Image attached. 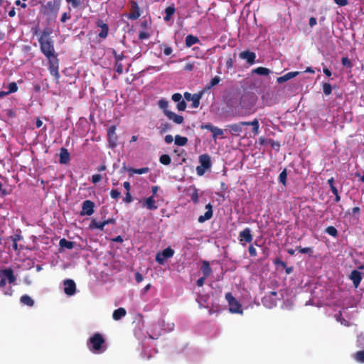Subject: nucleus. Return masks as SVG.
<instances>
[{"label": "nucleus", "instance_id": "f257e3e1", "mask_svg": "<svg viewBox=\"0 0 364 364\" xmlns=\"http://www.w3.org/2000/svg\"><path fill=\"white\" fill-rule=\"evenodd\" d=\"M257 97L254 95H245L242 96L238 105L235 109L234 116L245 117L252 114L256 112Z\"/></svg>", "mask_w": 364, "mask_h": 364}, {"label": "nucleus", "instance_id": "f03ea898", "mask_svg": "<svg viewBox=\"0 0 364 364\" xmlns=\"http://www.w3.org/2000/svg\"><path fill=\"white\" fill-rule=\"evenodd\" d=\"M51 33L50 30L44 29L38 38L41 51L48 59L57 56L55 52L54 42L50 37Z\"/></svg>", "mask_w": 364, "mask_h": 364}, {"label": "nucleus", "instance_id": "7ed1b4c3", "mask_svg": "<svg viewBox=\"0 0 364 364\" xmlns=\"http://www.w3.org/2000/svg\"><path fill=\"white\" fill-rule=\"evenodd\" d=\"M105 340L100 333L92 336L87 343V347L94 353H101L105 350Z\"/></svg>", "mask_w": 364, "mask_h": 364}, {"label": "nucleus", "instance_id": "20e7f679", "mask_svg": "<svg viewBox=\"0 0 364 364\" xmlns=\"http://www.w3.org/2000/svg\"><path fill=\"white\" fill-rule=\"evenodd\" d=\"M60 7V0L49 1L45 5V14L52 20L56 18Z\"/></svg>", "mask_w": 364, "mask_h": 364}, {"label": "nucleus", "instance_id": "39448f33", "mask_svg": "<svg viewBox=\"0 0 364 364\" xmlns=\"http://www.w3.org/2000/svg\"><path fill=\"white\" fill-rule=\"evenodd\" d=\"M282 293L271 291L269 294H267L263 297L262 304L265 307L272 309L276 306L277 300L282 297Z\"/></svg>", "mask_w": 364, "mask_h": 364}, {"label": "nucleus", "instance_id": "423d86ee", "mask_svg": "<svg viewBox=\"0 0 364 364\" xmlns=\"http://www.w3.org/2000/svg\"><path fill=\"white\" fill-rule=\"evenodd\" d=\"M199 162L200 165L196 167V173L202 176L205 171L211 167L210 157L208 154H202L199 156Z\"/></svg>", "mask_w": 364, "mask_h": 364}, {"label": "nucleus", "instance_id": "0eeeda50", "mask_svg": "<svg viewBox=\"0 0 364 364\" xmlns=\"http://www.w3.org/2000/svg\"><path fill=\"white\" fill-rule=\"evenodd\" d=\"M225 299L229 305V310L233 314H242L240 304L234 298L231 293L225 294Z\"/></svg>", "mask_w": 364, "mask_h": 364}, {"label": "nucleus", "instance_id": "6e6552de", "mask_svg": "<svg viewBox=\"0 0 364 364\" xmlns=\"http://www.w3.org/2000/svg\"><path fill=\"white\" fill-rule=\"evenodd\" d=\"M173 255L174 250L171 247H167L162 252L156 254V261L160 264H164L165 261L167 259L172 257Z\"/></svg>", "mask_w": 364, "mask_h": 364}, {"label": "nucleus", "instance_id": "1a4fd4ad", "mask_svg": "<svg viewBox=\"0 0 364 364\" xmlns=\"http://www.w3.org/2000/svg\"><path fill=\"white\" fill-rule=\"evenodd\" d=\"M7 280L8 282L11 284L16 282V277L14 274V271L11 268H1L0 269V277H2Z\"/></svg>", "mask_w": 364, "mask_h": 364}, {"label": "nucleus", "instance_id": "9d476101", "mask_svg": "<svg viewBox=\"0 0 364 364\" xmlns=\"http://www.w3.org/2000/svg\"><path fill=\"white\" fill-rule=\"evenodd\" d=\"M49 63V70L52 75L55 76L56 80H58L60 77V74L58 73V59L57 56L50 58L48 59Z\"/></svg>", "mask_w": 364, "mask_h": 364}, {"label": "nucleus", "instance_id": "9b49d317", "mask_svg": "<svg viewBox=\"0 0 364 364\" xmlns=\"http://www.w3.org/2000/svg\"><path fill=\"white\" fill-rule=\"evenodd\" d=\"M95 203L92 200H86L82 204L81 215L90 216L94 213Z\"/></svg>", "mask_w": 364, "mask_h": 364}, {"label": "nucleus", "instance_id": "f8f14e48", "mask_svg": "<svg viewBox=\"0 0 364 364\" xmlns=\"http://www.w3.org/2000/svg\"><path fill=\"white\" fill-rule=\"evenodd\" d=\"M184 97L187 101L192 102V107L197 108L200 105L201 94H191L189 92L184 93Z\"/></svg>", "mask_w": 364, "mask_h": 364}, {"label": "nucleus", "instance_id": "ddd939ff", "mask_svg": "<svg viewBox=\"0 0 364 364\" xmlns=\"http://www.w3.org/2000/svg\"><path fill=\"white\" fill-rule=\"evenodd\" d=\"M76 285L73 280L66 279L64 282V291L67 295L72 296L75 293Z\"/></svg>", "mask_w": 364, "mask_h": 364}, {"label": "nucleus", "instance_id": "4468645a", "mask_svg": "<svg viewBox=\"0 0 364 364\" xmlns=\"http://www.w3.org/2000/svg\"><path fill=\"white\" fill-rule=\"evenodd\" d=\"M252 239L251 230L249 228H245L239 233V240L242 243L244 242L250 243L252 241Z\"/></svg>", "mask_w": 364, "mask_h": 364}, {"label": "nucleus", "instance_id": "2eb2a0df", "mask_svg": "<svg viewBox=\"0 0 364 364\" xmlns=\"http://www.w3.org/2000/svg\"><path fill=\"white\" fill-rule=\"evenodd\" d=\"M96 25L97 27L101 28V31L98 34L99 37L102 39L106 38L107 37L109 32L108 25L101 19L97 20V21L96 22Z\"/></svg>", "mask_w": 364, "mask_h": 364}, {"label": "nucleus", "instance_id": "dca6fc26", "mask_svg": "<svg viewBox=\"0 0 364 364\" xmlns=\"http://www.w3.org/2000/svg\"><path fill=\"white\" fill-rule=\"evenodd\" d=\"M241 126H252V132L254 135H257L259 132V124L257 119H255L252 122H240Z\"/></svg>", "mask_w": 364, "mask_h": 364}, {"label": "nucleus", "instance_id": "f3484780", "mask_svg": "<svg viewBox=\"0 0 364 364\" xmlns=\"http://www.w3.org/2000/svg\"><path fill=\"white\" fill-rule=\"evenodd\" d=\"M117 137L115 133V127H112L108 129V141L111 148H114L117 146Z\"/></svg>", "mask_w": 364, "mask_h": 364}, {"label": "nucleus", "instance_id": "a211bd4d", "mask_svg": "<svg viewBox=\"0 0 364 364\" xmlns=\"http://www.w3.org/2000/svg\"><path fill=\"white\" fill-rule=\"evenodd\" d=\"M205 209L207 210L206 212L203 215H200L198 218V222L200 223H203L205 222L206 220H210L213 216V207L210 203H208L205 205Z\"/></svg>", "mask_w": 364, "mask_h": 364}, {"label": "nucleus", "instance_id": "6ab92c4d", "mask_svg": "<svg viewBox=\"0 0 364 364\" xmlns=\"http://www.w3.org/2000/svg\"><path fill=\"white\" fill-rule=\"evenodd\" d=\"M240 58L241 59L246 60L250 64H253L255 63L256 55L253 52L245 50L240 53Z\"/></svg>", "mask_w": 364, "mask_h": 364}, {"label": "nucleus", "instance_id": "aec40b11", "mask_svg": "<svg viewBox=\"0 0 364 364\" xmlns=\"http://www.w3.org/2000/svg\"><path fill=\"white\" fill-rule=\"evenodd\" d=\"M143 206L150 210H156L158 208L154 196L146 198L143 202Z\"/></svg>", "mask_w": 364, "mask_h": 364}, {"label": "nucleus", "instance_id": "412c9836", "mask_svg": "<svg viewBox=\"0 0 364 364\" xmlns=\"http://www.w3.org/2000/svg\"><path fill=\"white\" fill-rule=\"evenodd\" d=\"M350 279L352 280L354 287L357 288L362 279L361 273L356 269L353 270L350 274Z\"/></svg>", "mask_w": 364, "mask_h": 364}, {"label": "nucleus", "instance_id": "4be33fe9", "mask_svg": "<svg viewBox=\"0 0 364 364\" xmlns=\"http://www.w3.org/2000/svg\"><path fill=\"white\" fill-rule=\"evenodd\" d=\"M166 116L168 119L172 120L174 123L177 124H181L183 122V117L181 115L176 114L173 112H166Z\"/></svg>", "mask_w": 364, "mask_h": 364}, {"label": "nucleus", "instance_id": "5701e85b", "mask_svg": "<svg viewBox=\"0 0 364 364\" xmlns=\"http://www.w3.org/2000/svg\"><path fill=\"white\" fill-rule=\"evenodd\" d=\"M60 163L66 164L70 160V154L65 148H61L60 152Z\"/></svg>", "mask_w": 364, "mask_h": 364}, {"label": "nucleus", "instance_id": "b1692460", "mask_svg": "<svg viewBox=\"0 0 364 364\" xmlns=\"http://www.w3.org/2000/svg\"><path fill=\"white\" fill-rule=\"evenodd\" d=\"M299 74V72H289L283 76L279 77L277 79V82L278 83H283L296 76H297Z\"/></svg>", "mask_w": 364, "mask_h": 364}, {"label": "nucleus", "instance_id": "393cba45", "mask_svg": "<svg viewBox=\"0 0 364 364\" xmlns=\"http://www.w3.org/2000/svg\"><path fill=\"white\" fill-rule=\"evenodd\" d=\"M133 11L129 14V19L136 20L140 16L139 8L136 3L134 2L132 5Z\"/></svg>", "mask_w": 364, "mask_h": 364}, {"label": "nucleus", "instance_id": "a878e982", "mask_svg": "<svg viewBox=\"0 0 364 364\" xmlns=\"http://www.w3.org/2000/svg\"><path fill=\"white\" fill-rule=\"evenodd\" d=\"M1 279H0V288L3 289V291H4V294L5 295H9V296H11L13 293V289L11 288V287H6V279H4L2 277H0Z\"/></svg>", "mask_w": 364, "mask_h": 364}, {"label": "nucleus", "instance_id": "bb28decb", "mask_svg": "<svg viewBox=\"0 0 364 364\" xmlns=\"http://www.w3.org/2000/svg\"><path fill=\"white\" fill-rule=\"evenodd\" d=\"M126 310L124 308H119L114 311L112 318L115 321L119 320L126 315Z\"/></svg>", "mask_w": 364, "mask_h": 364}, {"label": "nucleus", "instance_id": "cd10ccee", "mask_svg": "<svg viewBox=\"0 0 364 364\" xmlns=\"http://www.w3.org/2000/svg\"><path fill=\"white\" fill-rule=\"evenodd\" d=\"M271 73V70L264 67H258L252 70V74H257L259 75L267 76Z\"/></svg>", "mask_w": 364, "mask_h": 364}, {"label": "nucleus", "instance_id": "c85d7f7f", "mask_svg": "<svg viewBox=\"0 0 364 364\" xmlns=\"http://www.w3.org/2000/svg\"><path fill=\"white\" fill-rule=\"evenodd\" d=\"M201 271L203 272V277H207L212 273V269L210 267L209 262L207 261H203L201 266Z\"/></svg>", "mask_w": 364, "mask_h": 364}, {"label": "nucleus", "instance_id": "c756f323", "mask_svg": "<svg viewBox=\"0 0 364 364\" xmlns=\"http://www.w3.org/2000/svg\"><path fill=\"white\" fill-rule=\"evenodd\" d=\"M127 170L129 172L130 176H132L134 173H136V174L146 173L149 172V168L148 167H144V168H129Z\"/></svg>", "mask_w": 364, "mask_h": 364}, {"label": "nucleus", "instance_id": "7c9ffc66", "mask_svg": "<svg viewBox=\"0 0 364 364\" xmlns=\"http://www.w3.org/2000/svg\"><path fill=\"white\" fill-rule=\"evenodd\" d=\"M232 134H240L242 132V127L239 123L232 124L228 126Z\"/></svg>", "mask_w": 364, "mask_h": 364}, {"label": "nucleus", "instance_id": "2f4dec72", "mask_svg": "<svg viewBox=\"0 0 364 364\" xmlns=\"http://www.w3.org/2000/svg\"><path fill=\"white\" fill-rule=\"evenodd\" d=\"M199 39L198 37L192 35H188L186 38V46L187 47H191L193 45L197 43Z\"/></svg>", "mask_w": 364, "mask_h": 364}, {"label": "nucleus", "instance_id": "473e14b6", "mask_svg": "<svg viewBox=\"0 0 364 364\" xmlns=\"http://www.w3.org/2000/svg\"><path fill=\"white\" fill-rule=\"evenodd\" d=\"M20 301L23 304L28 306H33L34 304V301L33 299L27 294L23 295L21 297Z\"/></svg>", "mask_w": 364, "mask_h": 364}, {"label": "nucleus", "instance_id": "72a5a7b5", "mask_svg": "<svg viewBox=\"0 0 364 364\" xmlns=\"http://www.w3.org/2000/svg\"><path fill=\"white\" fill-rule=\"evenodd\" d=\"M59 245L61 247H65L66 249L70 250L74 247V242L71 241H68L65 238H63L60 240Z\"/></svg>", "mask_w": 364, "mask_h": 364}, {"label": "nucleus", "instance_id": "f704fd0d", "mask_svg": "<svg viewBox=\"0 0 364 364\" xmlns=\"http://www.w3.org/2000/svg\"><path fill=\"white\" fill-rule=\"evenodd\" d=\"M188 142V139L185 136H181L180 135H176L175 136V144L183 146H185Z\"/></svg>", "mask_w": 364, "mask_h": 364}, {"label": "nucleus", "instance_id": "c9c22d12", "mask_svg": "<svg viewBox=\"0 0 364 364\" xmlns=\"http://www.w3.org/2000/svg\"><path fill=\"white\" fill-rule=\"evenodd\" d=\"M158 105L160 109H161L164 112V114L166 115V112H170L168 109V102L165 100V99H161L159 102H158Z\"/></svg>", "mask_w": 364, "mask_h": 364}, {"label": "nucleus", "instance_id": "e433bc0d", "mask_svg": "<svg viewBox=\"0 0 364 364\" xmlns=\"http://www.w3.org/2000/svg\"><path fill=\"white\" fill-rule=\"evenodd\" d=\"M105 226V223H103V222H98L95 220H92L90 223V228H96L102 230Z\"/></svg>", "mask_w": 364, "mask_h": 364}, {"label": "nucleus", "instance_id": "4c0bfd02", "mask_svg": "<svg viewBox=\"0 0 364 364\" xmlns=\"http://www.w3.org/2000/svg\"><path fill=\"white\" fill-rule=\"evenodd\" d=\"M165 13L164 20L168 21L171 16L175 13V8L173 6H168L165 9Z\"/></svg>", "mask_w": 364, "mask_h": 364}, {"label": "nucleus", "instance_id": "58836bf2", "mask_svg": "<svg viewBox=\"0 0 364 364\" xmlns=\"http://www.w3.org/2000/svg\"><path fill=\"white\" fill-rule=\"evenodd\" d=\"M221 80V78L219 76H215L213 78L211 79L209 84H208L205 87L206 89L210 90L213 87L217 85Z\"/></svg>", "mask_w": 364, "mask_h": 364}, {"label": "nucleus", "instance_id": "ea45409f", "mask_svg": "<svg viewBox=\"0 0 364 364\" xmlns=\"http://www.w3.org/2000/svg\"><path fill=\"white\" fill-rule=\"evenodd\" d=\"M353 358L358 363H364V350L356 352L353 355Z\"/></svg>", "mask_w": 364, "mask_h": 364}, {"label": "nucleus", "instance_id": "a19ab883", "mask_svg": "<svg viewBox=\"0 0 364 364\" xmlns=\"http://www.w3.org/2000/svg\"><path fill=\"white\" fill-rule=\"evenodd\" d=\"M159 161L164 165H168L170 164L171 159L169 155L168 154H163L160 156Z\"/></svg>", "mask_w": 364, "mask_h": 364}, {"label": "nucleus", "instance_id": "79ce46f5", "mask_svg": "<svg viewBox=\"0 0 364 364\" xmlns=\"http://www.w3.org/2000/svg\"><path fill=\"white\" fill-rule=\"evenodd\" d=\"M211 132L213 133V137L214 139H216L218 136H220L224 134V131L217 127H215Z\"/></svg>", "mask_w": 364, "mask_h": 364}, {"label": "nucleus", "instance_id": "37998d69", "mask_svg": "<svg viewBox=\"0 0 364 364\" xmlns=\"http://www.w3.org/2000/svg\"><path fill=\"white\" fill-rule=\"evenodd\" d=\"M323 92L326 95H329L332 92V87L328 82H325L323 85Z\"/></svg>", "mask_w": 364, "mask_h": 364}, {"label": "nucleus", "instance_id": "c03bdc74", "mask_svg": "<svg viewBox=\"0 0 364 364\" xmlns=\"http://www.w3.org/2000/svg\"><path fill=\"white\" fill-rule=\"evenodd\" d=\"M18 90V86L16 82H12L8 85V92L9 94L16 92Z\"/></svg>", "mask_w": 364, "mask_h": 364}, {"label": "nucleus", "instance_id": "a18cd8bd", "mask_svg": "<svg viewBox=\"0 0 364 364\" xmlns=\"http://www.w3.org/2000/svg\"><path fill=\"white\" fill-rule=\"evenodd\" d=\"M287 176V173L286 169L282 171L279 176V182H281L284 186L286 185Z\"/></svg>", "mask_w": 364, "mask_h": 364}, {"label": "nucleus", "instance_id": "49530a36", "mask_svg": "<svg viewBox=\"0 0 364 364\" xmlns=\"http://www.w3.org/2000/svg\"><path fill=\"white\" fill-rule=\"evenodd\" d=\"M326 232L328 235L333 236V237H336L338 234L337 230L333 226L328 227L326 230Z\"/></svg>", "mask_w": 364, "mask_h": 364}, {"label": "nucleus", "instance_id": "de8ad7c7", "mask_svg": "<svg viewBox=\"0 0 364 364\" xmlns=\"http://www.w3.org/2000/svg\"><path fill=\"white\" fill-rule=\"evenodd\" d=\"M357 346L360 348H364V335L360 334L357 338Z\"/></svg>", "mask_w": 364, "mask_h": 364}, {"label": "nucleus", "instance_id": "09e8293b", "mask_svg": "<svg viewBox=\"0 0 364 364\" xmlns=\"http://www.w3.org/2000/svg\"><path fill=\"white\" fill-rule=\"evenodd\" d=\"M186 108V103L183 100H181L177 104V109L179 111H184Z\"/></svg>", "mask_w": 364, "mask_h": 364}, {"label": "nucleus", "instance_id": "8fccbe9b", "mask_svg": "<svg viewBox=\"0 0 364 364\" xmlns=\"http://www.w3.org/2000/svg\"><path fill=\"white\" fill-rule=\"evenodd\" d=\"M113 53H114L115 63L116 62L120 63V61H122L124 58V55L122 53L118 54L115 52V50H113Z\"/></svg>", "mask_w": 364, "mask_h": 364}, {"label": "nucleus", "instance_id": "3c124183", "mask_svg": "<svg viewBox=\"0 0 364 364\" xmlns=\"http://www.w3.org/2000/svg\"><path fill=\"white\" fill-rule=\"evenodd\" d=\"M191 198L193 203H197L198 202V193L197 189H194L193 193L191 196Z\"/></svg>", "mask_w": 364, "mask_h": 364}, {"label": "nucleus", "instance_id": "603ef678", "mask_svg": "<svg viewBox=\"0 0 364 364\" xmlns=\"http://www.w3.org/2000/svg\"><path fill=\"white\" fill-rule=\"evenodd\" d=\"M115 70L119 74H122L123 73V65L121 63H115Z\"/></svg>", "mask_w": 364, "mask_h": 364}, {"label": "nucleus", "instance_id": "864d4df0", "mask_svg": "<svg viewBox=\"0 0 364 364\" xmlns=\"http://www.w3.org/2000/svg\"><path fill=\"white\" fill-rule=\"evenodd\" d=\"M341 62H342V65L343 66H346L348 68H350L352 66L350 60L346 57L343 58L341 60Z\"/></svg>", "mask_w": 364, "mask_h": 364}, {"label": "nucleus", "instance_id": "5fc2aeb1", "mask_svg": "<svg viewBox=\"0 0 364 364\" xmlns=\"http://www.w3.org/2000/svg\"><path fill=\"white\" fill-rule=\"evenodd\" d=\"M297 250H299V252L303 253V254H307V253L312 252V250H311V247H304V248H302L301 247H298Z\"/></svg>", "mask_w": 364, "mask_h": 364}, {"label": "nucleus", "instance_id": "6e6d98bb", "mask_svg": "<svg viewBox=\"0 0 364 364\" xmlns=\"http://www.w3.org/2000/svg\"><path fill=\"white\" fill-rule=\"evenodd\" d=\"M171 99L176 102H178L182 100V95L180 93H175L172 95Z\"/></svg>", "mask_w": 364, "mask_h": 364}, {"label": "nucleus", "instance_id": "4d7b16f0", "mask_svg": "<svg viewBox=\"0 0 364 364\" xmlns=\"http://www.w3.org/2000/svg\"><path fill=\"white\" fill-rule=\"evenodd\" d=\"M102 179V176L100 174H95L92 176V182L93 183H97L100 182Z\"/></svg>", "mask_w": 364, "mask_h": 364}, {"label": "nucleus", "instance_id": "13d9d810", "mask_svg": "<svg viewBox=\"0 0 364 364\" xmlns=\"http://www.w3.org/2000/svg\"><path fill=\"white\" fill-rule=\"evenodd\" d=\"M66 1L68 4H70L73 6V7H74V8H77L80 4V0H66Z\"/></svg>", "mask_w": 364, "mask_h": 364}, {"label": "nucleus", "instance_id": "bf43d9fd", "mask_svg": "<svg viewBox=\"0 0 364 364\" xmlns=\"http://www.w3.org/2000/svg\"><path fill=\"white\" fill-rule=\"evenodd\" d=\"M110 196L112 198L116 199L120 196V193L116 189H112L110 191Z\"/></svg>", "mask_w": 364, "mask_h": 364}, {"label": "nucleus", "instance_id": "052dcab7", "mask_svg": "<svg viewBox=\"0 0 364 364\" xmlns=\"http://www.w3.org/2000/svg\"><path fill=\"white\" fill-rule=\"evenodd\" d=\"M334 2L340 6H345L348 4V0H333Z\"/></svg>", "mask_w": 364, "mask_h": 364}, {"label": "nucleus", "instance_id": "680f3d73", "mask_svg": "<svg viewBox=\"0 0 364 364\" xmlns=\"http://www.w3.org/2000/svg\"><path fill=\"white\" fill-rule=\"evenodd\" d=\"M248 251L250 256L255 257L257 255L256 249L252 245L249 247Z\"/></svg>", "mask_w": 364, "mask_h": 364}, {"label": "nucleus", "instance_id": "e2e57ef3", "mask_svg": "<svg viewBox=\"0 0 364 364\" xmlns=\"http://www.w3.org/2000/svg\"><path fill=\"white\" fill-rule=\"evenodd\" d=\"M132 200H133V198H132V195L130 194L129 192H127L126 196H125V197L124 198V201L127 203H129Z\"/></svg>", "mask_w": 364, "mask_h": 364}, {"label": "nucleus", "instance_id": "0e129e2a", "mask_svg": "<svg viewBox=\"0 0 364 364\" xmlns=\"http://www.w3.org/2000/svg\"><path fill=\"white\" fill-rule=\"evenodd\" d=\"M193 68H194L193 63H188L184 67V70L186 71H191Z\"/></svg>", "mask_w": 364, "mask_h": 364}, {"label": "nucleus", "instance_id": "69168bd1", "mask_svg": "<svg viewBox=\"0 0 364 364\" xmlns=\"http://www.w3.org/2000/svg\"><path fill=\"white\" fill-rule=\"evenodd\" d=\"M70 18V14H68V13H64V14H63V15L61 16L60 21H61V22L65 23Z\"/></svg>", "mask_w": 364, "mask_h": 364}, {"label": "nucleus", "instance_id": "338daca9", "mask_svg": "<svg viewBox=\"0 0 364 364\" xmlns=\"http://www.w3.org/2000/svg\"><path fill=\"white\" fill-rule=\"evenodd\" d=\"M143 276L139 272H136L135 274V279L138 283L141 282L143 281Z\"/></svg>", "mask_w": 364, "mask_h": 364}, {"label": "nucleus", "instance_id": "774afa93", "mask_svg": "<svg viewBox=\"0 0 364 364\" xmlns=\"http://www.w3.org/2000/svg\"><path fill=\"white\" fill-rule=\"evenodd\" d=\"M164 141L167 144H171L173 141V138L171 134H168L165 136Z\"/></svg>", "mask_w": 364, "mask_h": 364}]
</instances>
